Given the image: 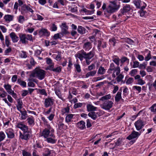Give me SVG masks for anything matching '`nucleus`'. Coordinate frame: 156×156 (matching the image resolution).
<instances>
[{
	"instance_id": "f257e3e1",
	"label": "nucleus",
	"mask_w": 156,
	"mask_h": 156,
	"mask_svg": "<svg viewBox=\"0 0 156 156\" xmlns=\"http://www.w3.org/2000/svg\"><path fill=\"white\" fill-rule=\"evenodd\" d=\"M120 5H117L115 1L110 2V4L107 7L106 3H103L102 8L105 14L107 13L111 14L116 12L119 8Z\"/></svg>"
},
{
	"instance_id": "f03ea898",
	"label": "nucleus",
	"mask_w": 156,
	"mask_h": 156,
	"mask_svg": "<svg viewBox=\"0 0 156 156\" xmlns=\"http://www.w3.org/2000/svg\"><path fill=\"white\" fill-rule=\"evenodd\" d=\"M120 68L119 66H116L114 64L111 63L107 71V73L109 74L112 73V76L113 78H115L116 76L119 75L120 73Z\"/></svg>"
},
{
	"instance_id": "7ed1b4c3",
	"label": "nucleus",
	"mask_w": 156,
	"mask_h": 156,
	"mask_svg": "<svg viewBox=\"0 0 156 156\" xmlns=\"http://www.w3.org/2000/svg\"><path fill=\"white\" fill-rule=\"evenodd\" d=\"M45 72L41 69H35L31 73V76L36 77L40 80L43 79L45 75Z\"/></svg>"
},
{
	"instance_id": "20e7f679",
	"label": "nucleus",
	"mask_w": 156,
	"mask_h": 156,
	"mask_svg": "<svg viewBox=\"0 0 156 156\" xmlns=\"http://www.w3.org/2000/svg\"><path fill=\"white\" fill-rule=\"evenodd\" d=\"M47 127L45 128L42 131L41 133V136H43L45 138L49 137L51 134H53L54 129L49 125H47Z\"/></svg>"
},
{
	"instance_id": "39448f33",
	"label": "nucleus",
	"mask_w": 156,
	"mask_h": 156,
	"mask_svg": "<svg viewBox=\"0 0 156 156\" xmlns=\"http://www.w3.org/2000/svg\"><path fill=\"white\" fill-rule=\"evenodd\" d=\"M19 37L20 42L23 44L27 43L28 42V41H32L33 40L32 36L31 34H20Z\"/></svg>"
},
{
	"instance_id": "423d86ee",
	"label": "nucleus",
	"mask_w": 156,
	"mask_h": 156,
	"mask_svg": "<svg viewBox=\"0 0 156 156\" xmlns=\"http://www.w3.org/2000/svg\"><path fill=\"white\" fill-rule=\"evenodd\" d=\"M113 102L110 100H105L101 105V108L107 111L109 110L113 106Z\"/></svg>"
},
{
	"instance_id": "0eeeda50",
	"label": "nucleus",
	"mask_w": 156,
	"mask_h": 156,
	"mask_svg": "<svg viewBox=\"0 0 156 156\" xmlns=\"http://www.w3.org/2000/svg\"><path fill=\"white\" fill-rule=\"evenodd\" d=\"M31 133V129L26 132H23V133L20 132V138L22 140H27L29 139Z\"/></svg>"
},
{
	"instance_id": "6e6552de",
	"label": "nucleus",
	"mask_w": 156,
	"mask_h": 156,
	"mask_svg": "<svg viewBox=\"0 0 156 156\" xmlns=\"http://www.w3.org/2000/svg\"><path fill=\"white\" fill-rule=\"evenodd\" d=\"M134 124L136 130L140 131L145 125L146 123L140 119L136 122Z\"/></svg>"
},
{
	"instance_id": "1a4fd4ad",
	"label": "nucleus",
	"mask_w": 156,
	"mask_h": 156,
	"mask_svg": "<svg viewBox=\"0 0 156 156\" xmlns=\"http://www.w3.org/2000/svg\"><path fill=\"white\" fill-rule=\"evenodd\" d=\"M133 3L137 8L144 9L147 5L144 2H141L140 0H135L133 1Z\"/></svg>"
},
{
	"instance_id": "9d476101",
	"label": "nucleus",
	"mask_w": 156,
	"mask_h": 156,
	"mask_svg": "<svg viewBox=\"0 0 156 156\" xmlns=\"http://www.w3.org/2000/svg\"><path fill=\"white\" fill-rule=\"evenodd\" d=\"M54 101V99L52 97H48L45 99L44 105L45 107L47 108L51 106L53 104Z\"/></svg>"
},
{
	"instance_id": "9b49d317",
	"label": "nucleus",
	"mask_w": 156,
	"mask_h": 156,
	"mask_svg": "<svg viewBox=\"0 0 156 156\" xmlns=\"http://www.w3.org/2000/svg\"><path fill=\"white\" fill-rule=\"evenodd\" d=\"M141 133V131L138 132L133 130L132 133L127 137L126 139L130 140L133 139L137 138L140 135Z\"/></svg>"
},
{
	"instance_id": "f8f14e48",
	"label": "nucleus",
	"mask_w": 156,
	"mask_h": 156,
	"mask_svg": "<svg viewBox=\"0 0 156 156\" xmlns=\"http://www.w3.org/2000/svg\"><path fill=\"white\" fill-rule=\"evenodd\" d=\"M95 51L94 50V48L92 50L89 52L87 53L84 51V59H90L92 58L95 55Z\"/></svg>"
},
{
	"instance_id": "ddd939ff",
	"label": "nucleus",
	"mask_w": 156,
	"mask_h": 156,
	"mask_svg": "<svg viewBox=\"0 0 156 156\" xmlns=\"http://www.w3.org/2000/svg\"><path fill=\"white\" fill-rule=\"evenodd\" d=\"M61 32L60 34L62 35L67 34L69 33L68 31V26L66 25V23H63L62 24Z\"/></svg>"
},
{
	"instance_id": "4468645a",
	"label": "nucleus",
	"mask_w": 156,
	"mask_h": 156,
	"mask_svg": "<svg viewBox=\"0 0 156 156\" xmlns=\"http://www.w3.org/2000/svg\"><path fill=\"white\" fill-rule=\"evenodd\" d=\"M87 111L88 112H92L97 110V108L93 105L91 102L86 104Z\"/></svg>"
},
{
	"instance_id": "2eb2a0df",
	"label": "nucleus",
	"mask_w": 156,
	"mask_h": 156,
	"mask_svg": "<svg viewBox=\"0 0 156 156\" xmlns=\"http://www.w3.org/2000/svg\"><path fill=\"white\" fill-rule=\"evenodd\" d=\"M98 43L97 48L99 52H101L102 51L101 48H104L107 47V44L105 42H103L102 43L101 41L98 40Z\"/></svg>"
},
{
	"instance_id": "dca6fc26",
	"label": "nucleus",
	"mask_w": 156,
	"mask_h": 156,
	"mask_svg": "<svg viewBox=\"0 0 156 156\" xmlns=\"http://www.w3.org/2000/svg\"><path fill=\"white\" fill-rule=\"evenodd\" d=\"M39 34L41 36H45L48 37L50 35V33L47 29L42 28L39 30L38 32Z\"/></svg>"
},
{
	"instance_id": "f3484780",
	"label": "nucleus",
	"mask_w": 156,
	"mask_h": 156,
	"mask_svg": "<svg viewBox=\"0 0 156 156\" xmlns=\"http://www.w3.org/2000/svg\"><path fill=\"white\" fill-rule=\"evenodd\" d=\"M5 133L8 138L12 139L14 137V131L12 129L9 128L7 129L5 131Z\"/></svg>"
},
{
	"instance_id": "a211bd4d",
	"label": "nucleus",
	"mask_w": 156,
	"mask_h": 156,
	"mask_svg": "<svg viewBox=\"0 0 156 156\" xmlns=\"http://www.w3.org/2000/svg\"><path fill=\"white\" fill-rule=\"evenodd\" d=\"M46 141L48 143H50L52 144L55 143L57 140L55 139V136L54 134H51V135L46 138Z\"/></svg>"
},
{
	"instance_id": "6ab92c4d",
	"label": "nucleus",
	"mask_w": 156,
	"mask_h": 156,
	"mask_svg": "<svg viewBox=\"0 0 156 156\" xmlns=\"http://www.w3.org/2000/svg\"><path fill=\"white\" fill-rule=\"evenodd\" d=\"M83 48L85 51H88L92 48V44L89 41L84 43H83Z\"/></svg>"
},
{
	"instance_id": "aec40b11",
	"label": "nucleus",
	"mask_w": 156,
	"mask_h": 156,
	"mask_svg": "<svg viewBox=\"0 0 156 156\" xmlns=\"http://www.w3.org/2000/svg\"><path fill=\"white\" fill-rule=\"evenodd\" d=\"M131 9L130 5L126 4L124 5L122 9L120 10L122 14H124L129 11Z\"/></svg>"
},
{
	"instance_id": "412c9836",
	"label": "nucleus",
	"mask_w": 156,
	"mask_h": 156,
	"mask_svg": "<svg viewBox=\"0 0 156 156\" xmlns=\"http://www.w3.org/2000/svg\"><path fill=\"white\" fill-rule=\"evenodd\" d=\"M9 36L11 37L13 42H17L19 40L18 37L14 32H12L9 34Z\"/></svg>"
},
{
	"instance_id": "4be33fe9",
	"label": "nucleus",
	"mask_w": 156,
	"mask_h": 156,
	"mask_svg": "<svg viewBox=\"0 0 156 156\" xmlns=\"http://www.w3.org/2000/svg\"><path fill=\"white\" fill-rule=\"evenodd\" d=\"M27 120L29 125L30 126H33L34 125L35 119L32 116H28Z\"/></svg>"
},
{
	"instance_id": "5701e85b",
	"label": "nucleus",
	"mask_w": 156,
	"mask_h": 156,
	"mask_svg": "<svg viewBox=\"0 0 156 156\" xmlns=\"http://www.w3.org/2000/svg\"><path fill=\"white\" fill-rule=\"evenodd\" d=\"M77 126L80 129H83L86 128L85 122L83 121H80L77 123Z\"/></svg>"
},
{
	"instance_id": "b1692460",
	"label": "nucleus",
	"mask_w": 156,
	"mask_h": 156,
	"mask_svg": "<svg viewBox=\"0 0 156 156\" xmlns=\"http://www.w3.org/2000/svg\"><path fill=\"white\" fill-rule=\"evenodd\" d=\"M54 153V151L53 150H51L48 148H46L44 149L43 156H50L51 154H53Z\"/></svg>"
},
{
	"instance_id": "393cba45",
	"label": "nucleus",
	"mask_w": 156,
	"mask_h": 156,
	"mask_svg": "<svg viewBox=\"0 0 156 156\" xmlns=\"http://www.w3.org/2000/svg\"><path fill=\"white\" fill-rule=\"evenodd\" d=\"M112 58V61L117 65V66H119L120 59L118 56L115 55L113 56Z\"/></svg>"
},
{
	"instance_id": "a878e982",
	"label": "nucleus",
	"mask_w": 156,
	"mask_h": 156,
	"mask_svg": "<svg viewBox=\"0 0 156 156\" xmlns=\"http://www.w3.org/2000/svg\"><path fill=\"white\" fill-rule=\"evenodd\" d=\"M14 16L10 15H5L4 16V19L6 22H9L12 21L13 19Z\"/></svg>"
},
{
	"instance_id": "bb28decb",
	"label": "nucleus",
	"mask_w": 156,
	"mask_h": 156,
	"mask_svg": "<svg viewBox=\"0 0 156 156\" xmlns=\"http://www.w3.org/2000/svg\"><path fill=\"white\" fill-rule=\"evenodd\" d=\"M126 62L128 64L129 63V59L127 57L122 56L120 58V66H122L124 62Z\"/></svg>"
},
{
	"instance_id": "cd10ccee",
	"label": "nucleus",
	"mask_w": 156,
	"mask_h": 156,
	"mask_svg": "<svg viewBox=\"0 0 156 156\" xmlns=\"http://www.w3.org/2000/svg\"><path fill=\"white\" fill-rule=\"evenodd\" d=\"M4 87L6 90L7 92L9 94L13 90L11 89V86L9 84H5L4 85Z\"/></svg>"
},
{
	"instance_id": "c85d7f7f",
	"label": "nucleus",
	"mask_w": 156,
	"mask_h": 156,
	"mask_svg": "<svg viewBox=\"0 0 156 156\" xmlns=\"http://www.w3.org/2000/svg\"><path fill=\"white\" fill-rule=\"evenodd\" d=\"M55 94L58 96V98L62 100L63 101H65V99H64L62 97L61 93L59 90L58 89H55Z\"/></svg>"
},
{
	"instance_id": "c756f323",
	"label": "nucleus",
	"mask_w": 156,
	"mask_h": 156,
	"mask_svg": "<svg viewBox=\"0 0 156 156\" xmlns=\"http://www.w3.org/2000/svg\"><path fill=\"white\" fill-rule=\"evenodd\" d=\"M58 126L59 129L60 130L62 129H67L68 127L67 126L65 125L63 123V121H59L58 124Z\"/></svg>"
},
{
	"instance_id": "7c9ffc66",
	"label": "nucleus",
	"mask_w": 156,
	"mask_h": 156,
	"mask_svg": "<svg viewBox=\"0 0 156 156\" xmlns=\"http://www.w3.org/2000/svg\"><path fill=\"white\" fill-rule=\"evenodd\" d=\"M121 92L122 90H120L117 92L115 98V101L118 102L122 99Z\"/></svg>"
},
{
	"instance_id": "2f4dec72",
	"label": "nucleus",
	"mask_w": 156,
	"mask_h": 156,
	"mask_svg": "<svg viewBox=\"0 0 156 156\" xmlns=\"http://www.w3.org/2000/svg\"><path fill=\"white\" fill-rule=\"evenodd\" d=\"M74 115L72 114H67L65 118V121L67 123L71 122Z\"/></svg>"
},
{
	"instance_id": "473e14b6",
	"label": "nucleus",
	"mask_w": 156,
	"mask_h": 156,
	"mask_svg": "<svg viewBox=\"0 0 156 156\" xmlns=\"http://www.w3.org/2000/svg\"><path fill=\"white\" fill-rule=\"evenodd\" d=\"M84 51L83 50L81 51V53H78L76 55L77 57L81 61L83 60V58H84Z\"/></svg>"
},
{
	"instance_id": "72a5a7b5",
	"label": "nucleus",
	"mask_w": 156,
	"mask_h": 156,
	"mask_svg": "<svg viewBox=\"0 0 156 156\" xmlns=\"http://www.w3.org/2000/svg\"><path fill=\"white\" fill-rule=\"evenodd\" d=\"M88 115L89 117H90L94 120H96L98 118L97 115H96V112H94V111L89 112Z\"/></svg>"
},
{
	"instance_id": "f704fd0d",
	"label": "nucleus",
	"mask_w": 156,
	"mask_h": 156,
	"mask_svg": "<svg viewBox=\"0 0 156 156\" xmlns=\"http://www.w3.org/2000/svg\"><path fill=\"white\" fill-rule=\"evenodd\" d=\"M106 71V69L104 67L101 66L98 69L97 73L98 75H103L105 73Z\"/></svg>"
},
{
	"instance_id": "c9c22d12",
	"label": "nucleus",
	"mask_w": 156,
	"mask_h": 156,
	"mask_svg": "<svg viewBox=\"0 0 156 156\" xmlns=\"http://www.w3.org/2000/svg\"><path fill=\"white\" fill-rule=\"evenodd\" d=\"M17 102L18 104L16 106L17 109L18 110H20L22 108L23 104L22 101L20 99H18L17 100Z\"/></svg>"
},
{
	"instance_id": "e433bc0d",
	"label": "nucleus",
	"mask_w": 156,
	"mask_h": 156,
	"mask_svg": "<svg viewBox=\"0 0 156 156\" xmlns=\"http://www.w3.org/2000/svg\"><path fill=\"white\" fill-rule=\"evenodd\" d=\"M17 83L23 87H26L27 86V83L24 81L20 79L17 80Z\"/></svg>"
},
{
	"instance_id": "4c0bfd02",
	"label": "nucleus",
	"mask_w": 156,
	"mask_h": 156,
	"mask_svg": "<svg viewBox=\"0 0 156 156\" xmlns=\"http://www.w3.org/2000/svg\"><path fill=\"white\" fill-rule=\"evenodd\" d=\"M77 31L79 33L81 34H83L86 33V29L82 26H78Z\"/></svg>"
},
{
	"instance_id": "58836bf2",
	"label": "nucleus",
	"mask_w": 156,
	"mask_h": 156,
	"mask_svg": "<svg viewBox=\"0 0 156 156\" xmlns=\"http://www.w3.org/2000/svg\"><path fill=\"white\" fill-rule=\"evenodd\" d=\"M19 111H20L21 113V119L23 120L27 118V116L26 111L25 110H24V111H22L21 110H20Z\"/></svg>"
},
{
	"instance_id": "ea45409f",
	"label": "nucleus",
	"mask_w": 156,
	"mask_h": 156,
	"mask_svg": "<svg viewBox=\"0 0 156 156\" xmlns=\"http://www.w3.org/2000/svg\"><path fill=\"white\" fill-rule=\"evenodd\" d=\"M28 5L24 4L21 7V11L22 14L27 13V12Z\"/></svg>"
},
{
	"instance_id": "a19ab883",
	"label": "nucleus",
	"mask_w": 156,
	"mask_h": 156,
	"mask_svg": "<svg viewBox=\"0 0 156 156\" xmlns=\"http://www.w3.org/2000/svg\"><path fill=\"white\" fill-rule=\"evenodd\" d=\"M122 143V139L120 138H119L117 140L116 142L115 143V144L114 146L112 148V149H114L116 146H120L121 145Z\"/></svg>"
},
{
	"instance_id": "79ce46f5",
	"label": "nucleus",
	"mask_w": 156,
	"mask_h": 156,
	"mask_svg": "<svg viewBox=\"0 0 156 156\" xmlns=\"http://www.w3.org/2000/svg\"><path fill=\"white\" fill-rule=\"evenodd\" d=\"M69 112V107L63 108L61 110V112L62 115L68 114Z\"/></svg>"
},
{
	"instance_id": "37998d69",
	"label": "nucleus",
	"mask_w": 156,
	"mask_h": 156,
	"mask_svg": "<svg viewBox=\"0 0 156 156\" xmlns=\"http://www.w3.org/2000/svg\"><path fill=\"white\" fill-rule=\"evenodd\" d=\"M96 70H93L87 73L86 75V78H88L90 76H94L96 73Z\"/></svg>"
},
{
	"instance_id": "c03bdc74",
	"label": "nucleus",
	"mask_w": 156,
	"mask_h": 156,
	"mask_svg": "<svg viewBox=\"0 0 156 156\" xmlns=\"http://www.w3.org/2000/svg\"><path fill=\"white\" fill-rule=\"evenodd\" d=\"M5 44L7 47H9L11 45L10 41L9 40V37L8 36H6L5 37Z\"/></svg>"
},
{
	"instance_id": "a18cd8bd",
	"label": "nucleus",
	"mask_w": 156,
	"mask_h": 156,
	"mask_svg": "<svg viewBox=\"0 0 156 156\" xmlns=\"http://www.w3.org/2000/svg\"><path fill=\"white\" fill-rule=\"evenodd\" d=\"M57 25L55 23H52L51 24L50 30L52 31H55L57 30Z\"/></svg>"
},
{
	"instance_id": "49530a36",
	"label": "nucleus",
	"mask_w": 156,
	"mask_h": 156,
	"mask_svg": "<svg viewBox=\"0 0 156 156\" xmlns=\"http://www.w3.org/2000/svg\"><path fill=\"white\" fill-rule=\"evenodd\" d=\"M6 135L2 131H0V142L3 141L5 138Z\"/></svg>"
},
{
	"instance_id": "de8ad7c7",
	"label": "nucleus",
	"mask_w": 156,
	"mask_h": 156,
	"mask_svg": "<svg viewBox=\"0 0 156 156\" xmlns=\"http://www.w3.org/2000/svg\"><path fill=\"white\" fill-rule=\"evenodd\" d=\"M149 110L151 112L153 113L156 112V103L153 104L149 108Z\"/></svg>"
},
{
	"instance_id": "09e8293b",
	"label": "nucleus",
	"mask_w": 156,
	"mask_h": 156,
	"mask_svg": "<svg viewBox=\"0 0 156 156\" xmlns=\"http://www.w3.org/2000/svg\"><path fill=\"white\" fill-rule=\"evenodd\" d=\"M116 78V80L117 82H119L121 81L124 78V75L122 73L119 74L117 75Z\"/></svg>"
},
{
	"instance_id": "8fccbe9b",
	"label": "nucleus",
	"mask_w": 156,
	"mask_h": 156,
	"mask_svg": "<svg viewBox=\"0 0 156 156\" xmlns=\"http://www.w3.org/2000/svg\"><path fill=\"white\" fill-rule=\"evenodd\" d=\"M34 147L35 149H37V148H41L42 147V146L41 145L40 143L38 141H36L35 143L33 146Z\"/></svg>"
},
{
	"instance_id": "3c124183",
	"label": "nucleus",
	"mask_w": 156,
	"mask_h": 156,
	"mask_svg": "<svg viewBox=\"0 0 156 156\" xmlns=\"http://www.w3.org/2000/svg\"><path fill=\"white\" fill-rule=\"evenodd\" d=\"M18 22L20 23H23L25 21L24 17L22 15L19 16L17 18Z\"/></svg>"
},
{
	"instance_id": "603ef678",
	"label": "nucleus",
	"mask_w": 156,
	"mask_h": 156,
	"mask_svg": "<svg viewBox=\"0 0 156 156\" xmlns=\"http://www.w3.org/2000/svg\"><path fill=\"white\" fill-rule=\"evenodd\" d=\"M105 78L104 76H102L101 77H96L93 78L92 81L93 82H96L97 81L101 80Z\"/></svg>"
},
{
	"instance_id": "864d4df0",
	"label": "nucleus",
	"mask_w": 156,
	"mask_h": 156,
	"mask_svg": "<svg viewBox=\"0 0 156 156\" xmlns=\"http://www.w3.org/2000/svg\"><path fill=\"white\" fill-rule=\"evenodd\" d=\"M111 98V96L110 94L107 95L105 96L102 97L100 100L101 101H104V100H108V99H110Z\"/></svg>"
},
{
	"instance_id": "5fc2aeb1",
	"label": "nucleus",
	"mask_w": 156,
	"mask_h": 156,
	"mask_svg": "<svg viewBox=\"0 0 156 156\" xmlns=\"http://www.w3.org/2000/svg\"><path fill=\"white\" fill-rule=\"evenodd\" d=\"M133 89L134 90L138 91V93H140L141 91V87L137 86H133Z\"/></svg>"
},
{
	"instance_id": "6e6d98bb",
	"label": "nucleus",
	"mask_w": 156,
	"mask_h": 156,
	"mask_svg": "<svg viewBox=\"0 0 156 156\" xmlns=\"http://www.w3.org/2000/svg\"><path fill=\"white\" fill-rule=\"evenodd\" d=\"M22 154L23 156H31V154L25 150H22Z\"/></svg>"
},
{
	"instance_id": "4d7b16f0",
	"label": "nucleus",
	"mask_w": 156,
	"mask_h": 156,
	"mask_svg": "<svg viewBox=\"0 0 156 156\" xmlns=\"http://www.w3.org/2000/svg\"><path fill=\"white\" fill-rule=\"evenodd\" d=\"M26 125L24 124L22 122H19L17 123V125L16 126V127L17 128H19L21 129L23 128V127H24Z\"/></svg>"
},
{
	"instance_id": "13d9d810",
	"label": "nucleus",
	"mask_w": 156,
	"mask_h": 156,
	"mask_svg": "<svg viewBox=\"0 0 156 156\" xmlns=\"http://www.w3.org/2000/svg\"><path fill=\"white\" fill-rule=\"evenodd\" d=\"M151 58V51H149L148 53L147 54V56L145 57L144 60L146 61H149Z\"/></svg>"
},
{
	"instance_id": "bf43d9fd",
	"label": "nucleus",
	"mask_w": 156,
	"mask_h": 156,
	"mask_svg": "<svg viewBox=\"0 0 156 156\" xmlns=\"http://www.w3.org/2000/svg\"><path fill=\"white\" fill-rule=\"evenodd\" d=\"M74 66L77 72L80 73L81 72V70L80 68V66L79 64H74Z\"/></svg>"
},
{
	"instance_id": "052dcab7",
	"label": "nucleus",
	"mask_w": 156,
	"mask_h": 156,
	"mask_svg": "<svg viewBox=\"0 0 156 156\" xmlns=\"http://www.w3.org/2000/svg\"><path fill=\"white\" fill-rule=\"evenodd\" d=\"M33 77L32 76H31V74L30 76L29 77L28 79V81H32V82H34L37 83V80L36 79L33 78Z\"/></svg>"
},
{
	"instance_id": "680f3d73",
	"label": "nucleus",
	"mask_w": 156,
	"mask_h": 156,
	"mask_svg": "<svg viewBox=\"0 0 156 156\" xmlns=\"http://www.w3.org/2000/svg\"><path fill=\"white\" fill-rule=\"evenodd\" d=\"M20 56L22 58H26L27 57V53L24 51H21L20 54Z\"/></svg>"
},
{
	"instance_id": "e2e57ef3",
	"label": "nucleus",
	"mask_w": 156,
	"mask_h": 156,
	"mask_svg": "<svg viewBox=\"0 0 156 156\" xmlns=\"http://www.w3.org/2000/svg\"><path fill=\"white\" fill-rule=\"evenodd\" d=\"M137 84L140 85H142L145 83V82L141 78L137 80Z\"/></svg>"
},
{
	"instance_id": "0e129e2a",
	"label": "nucleus",
	"mask_w": 156,
	"mask_h": 156,
	"mask_svg": "<svg viewBox=\"0 0 156 156\" xmlns=\"http://www.w3.org/2000/svg\"><path fill=\"white\" fill-rule=\"evenodd\" d=\"M109 42L111 43H113V46H115L116 42V40L115 37H112L109 39Z\"/></svg>"
},
{
	"instance_id": "69168bd1",
	"label": "nucleus",
	"mask_w": 156,
	"mask_h": 156,
	"mask_svg": "<svg viewBox=\"0 0 156 156\" xmlns=\"http://www.w3.org/2000/svg\"><path fill=\"white\" fill-rule=\"evenodd\" d=\"M83 105V103H76L74 105L73 108H74L81 107Z\"/></svg>"
},
{
	"instance_id": "338daca9",
	"label": "nucleus",
	"mask_w": 156,
	"mask_h": 156,
	"mask_svg": "<svg viewBox=\"0 0 156 156\" xmlns=\"http://www.w3.org/2000/svg\"><path fill=\"white\" fill-rule=\"evenodd\" d=\"M133 81V78L132 77H130L127 80L126 82V83L127 84H129L132 83Z\"/></svg>"
},
{
	"instance_id": "774afa93",
	"label": "nucleus",
	"mask_w": 156,
	"mask_h": 156,
	"mask_svg": "<svg viewBox=\"0 0 156 156\" xmlns=\"http://www.w3.org/2000/svg\"><path fill=\"white\" fill-rule=\"evenodd\" d=\"M137 72V70L136 69H132L130 72L129 74L131 75V76H134Z\"/></svg>"
}]
</instances>
